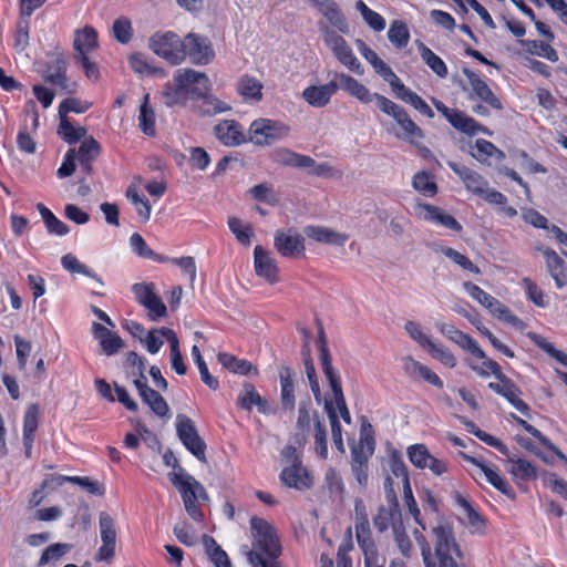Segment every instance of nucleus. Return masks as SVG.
Wrapping results in <instances>:
<instances>
[{"mask_svg":"<svg viewBox=\"0 0 567 567\" xmlns=\"http://www.w3.org/2000/svg\"><path fill=\"white\" fill-rule=\"evenodd\" d=\"M485 308L488 309V311L499 320L507 322L508 324L518 329L525 328V323L496 298L493 297L491 299V303H487Z\"/></svg>","mask_w":567,"mask_h":567,"instance_id":"41","label":"nucleus"},{"mask_svg":"<svg viewBox=\"0 0 567 567\" xmlns=\"http://www.w3.org/2000/svg\"><path fill=\"white\" fill-rule=\"evenodd\" d=\"M99 527L102 546L97 550L96 560L110 561L115 555L117 535L115 522L109 513L101 512L99 515Z\"/></svg>","mask_w":567,"mask_h":567,"instance_id":"9","label":"nucleus"},{"mask_svg":"<svg viewBox=\"0 0 567 567\" xmlns=\"http://www.w3.org/2000/svg\"><path fill=\"white\" fill-rule=\"evenodd\" d=\"M355 537L364 554L365 564L371 565L375 563L378 559V554L375 544L372 539L371 529L355 530Z\"/></svg>","mask_w":567,"mask_h":567,"instance_id":"45","label":"nucleus"},{"mask_svg":"<svg viewBox=\"0 0 567 567\" xmlns=\"http://www.w3.org/2000/svg\"><path fill=\"white\" fill-rule=\"evenodd\" d=\"M417 49L422 60L437 76L445 78L447 75V66L439 55L421 41H417Z\"/></svg>","mask_w":567,"mask_h":567,"instance_id":"42","label":"nucleus"},{"mask_svg":"<svg viewBox=\"0 0 567 567\" xmlns=\"http://www.w3.org/2000/svg\"><path fill=\"white\" fill-rule=\"evenodd\" d=\"M281 483L287 487L296 489H307L312 485V480L309 473L301 466V464H291L285 467L280 474Z\"/></svg>","mask_w":567,"mask_h":567,"instance_id":"22","label":"nucleus"},{"mask_svg":"<svg viewBox=\"0 0 567 567\" xmlns=\"http://www.w3.org/2000/svg\"><path fill=\"white\" fill-rule=\"evenodd\" d=\"M417 207L424 212L423 218L427 221L440 224L456 233L463 229L462 225L452 215L444 213L436 206L420 203Z\"/></svg>","mask_w":567,"mask_h":567,"instance_id":"26","label":"nucleus"},{"mask_svg":"<svg viewBox=\"0 0 567 567\" xmlns=\"http://www.w3.org/2000/svg\"><path fill=\"white\" fill-rule=\"evenodd\" d=\"M124 365L128 369V377L134 380H146L145 361L136 352L126 353Z\"/></svg>","mask_w":567,"mask_h":567,"instance_id":"52","label":"nucleus"},{"mask_svg":"<svg viewBox=\"0 0 567 567\" xmlns=\"http://www.w3.org/2000/svg\"><path fill=\"white\" fill-rule=\"evenodd\" d=\"M408 456L415 467L430 470L436 476L446 473L449 470V463L433 456L424 444L411 445L408 449Z\"/></svg>","mask_w":567,"mask_h":567,"instance_id":"10","label":"nucleus"},{"mask_svg":"<svg viewBox=\"0 0 567 567\" xmlns=\"http://www.w3.org/2000/svg\"><path fill=\"white\" fill-rule=\"evenodd\" d=\"M219 363L228 369L230 372L245 375L252 370V365L249 361L238 359L233 354L221 352L218 354Z\"/></svg>","mask_w":567,"mask_h":567,"instance_id":"48","label":"nucleus"},{"mask_svg":"<svg viewBox=\"0 0 567 567\" xmlns=\"http://www.w3.org/2000/svg\"><path fill=\"white\" fill-rule=\"evenodd\" d=\"M412 186L424 196L432 197L437 193V185L429 173L422 171L416 173L412 179Z\"/></svg>","mask_w":567,"mask_h":567,"instance_id":"53","label":"nucleus"},{"mask_svg":"<svg viewBox=\"0 0 567 567\" xmlns=\"http://www.w3.org/2000/svg\"><path fill=\"white\" fill-rule=\"evenodd\" d=\"M134 385L143 402H145L157 416L164 417L168 414L169 406L167 402L157 391L147 385V379L144 381L134 380Z\"/></svg>","mask_w":567,"mask_h":567,"instance_id":"16","label":"nucleus"},{"mask_svg":"<svg viewBox=\"0 0 567 567\" xmlns=\"http://www.w3.org/2000/svg\"><path fill=\"white\" fill-rule=\"evenodd\" d=\"M336 79L339 84V89L344 90L347 93L357 97L362 103H370L372 101H375L377 105L379 106V99L384 97L379 93L370 92V90L367 86H364L362 83H360L354 78L348 74H337Z\"/></svg>","mask_w":567,"mask_h":567,"instance_id":"14","label":"nucleus"},{"mask_svg":"<svg viewBox=\"0 0 567 567\" xmlns=\"http://www.w3.org/2000/svg\"><path fill=\"white\" fill-rule=\"evenodd\" d=\"M426 350L434 359L439 360L442 364H444L451 369L454 368L457 363L456 358L450 351V349H447L446 347H444L441 343H435V342L431 341V343L427 346Z\"/></svg>","mask_w":567,"mask_h":567,"instance_id":"58","label":"nucleus"},{"mask_svg":"<svg viewBox=\"0 0 567 567\" xmlns=\"http://www.w3.org/2000/svg\"><path fill=\"white\" fill-rule=\"evenodd\" d=\"M71 549V545L56 543L50 545L42 553L40 560L38 563V567H42L50 563L58 561L63 555H65Z\"/></svg>","mask_w":567,"mask_h":567,"instance_id":"61","label":"nucleus"},{"mask_svg":"<svg viewBox=\"0 0 567 567\" xmlns=\"http://www.w3.org/2000/svg\"><path fill=\"white\" fill-rule=\"evenodd\" d=\"M436 110L442 113L450 124L456 130L468 135H475L478 132L491 135L488 128L480 125L473 117L467 116L463 112L454 109H449L441 101H434Z\"/></svg>","mask_w":567,"mask_h":567,"instance_id":"11","label":"nucleus"},{"mask_svg":"<svg viewBox=\"0 0 567 567\" xmlns=\"http://www.w3.org/2000/svg\"><path fill=\"white\" fill-rule=\"evenodd\" d=\"M150 95L144 96L143 103L140 107V126L146 135H154L155 128V114L154 111L148 106Z\"/></svg>","mask_w":567,"mask_h":567,"instance_id":"56","label":"nucleus"},{"mask_svg":"<svg viewBox=\"0 0 567 567\" xmlns=\"http://www.w3.org/2000/svg\"><path fill=\"white\" fill-rule=\"evenodd\" d=\"M194 99L200 100V102L195 105V111L199 116H214L230 110L227 103L209 94V92L200 96H194Z\"/></svg>","mask_w":567,"mask_h":567,"instance_id":"36","label":"nucleus"},{"mask_svg":"<svg viewBox=\"0 0 567 567\" xmlns=\"http://www.w3.org/2000/svg\"><path fill=\"white\" fill-rule=\"evenodd\" d=\"M527 45V51L532 54L543 56L551 62L558 61V53L557 51L549 45L548 43H545L543 41H527L525 42Z\"/></svg>","mask_w":567,"mask_h":567,"instance_id":"63","label":"nucleus"},{"mask_svg":"<svg viewBox=\"0 0 567 567\" xmlns=\"http://www.w3.org/2000/svg\"><path fill=\"white\" fill-rule=\"evenodd\" d=\"M388 501L389 505L379 506L377 514L373 516V525L380 533H383L389 528L394 514L399 509L395 494L388 495Z\"/></svg>","mask_w":567,"mask_h":567,"instance_id":"38","label":"nucleus"},{"mask_svg":"<svg viewBox=\"0 0 567 567\" xmlns=\"http://www.w3.org/2000/svg\"><path fill=\"white\" fill-rule=\"evenodd\" d=\"M324 410H326L329 421H330L333 443L340 452H344L343 441H342V429H341L339 417L337 414V410H336L333 403L331 401H326Z\"/></svg>","mask_w":567,"mask_h":567,"instance_id":"50","label":"nucleus"},{"mask_svg":"<svg viewBox=\"0 0 567 567\" xmlns=\"http://www.w3.org/2000/svg\"><path fill=\"white\" fill-rule=\"evenodd\" d=\"M305 233L308 237L312 238L318 243L334 246H343L349 238L348 235L346 234H341L320 226H308L305 228Z\"/></svg>","mask_w":567,"mask_h":567,"instance_id":"34","label":"nucleus"},{"mask_svg":"<svg viewBox=\"0 0 567 567\" xmlns=\"http://www.w3.org/2000/svg\"><path fill=\"white\" fill-rule=\"evenodd\" d=\"M92 334L99 341L102 352L105 355H114L125 346L120 336L101 323L93 322Z\"/></svg>","mask_w":567,"mask_h":567,"instance_id":"17","label":"nucleus"},{"mask_svg":"<svg viewBox=\"0 0 567 567\" xmlns=\"http://www.w3.org/2000/svg\"><path fill=\"white\" fill-rule=\"evenodd\" d=\"M262 83L256 78L245 74L237 82V92L245 99L259 102L262 99Z\"/></svg>","mask_w":567,"mask_h":567,"instance_id":"39","label":"nucleus"},{"mask_svg":"<svg viewBox=\"0 0 567 567\" xmlns=\"http://www.w3.org/2000/svg\"><path fill=\"white\" fill-rule=\"evenodd\" d=\"M292 375L293 372L289 367L280 368V401L282 408L289 411H293L296 404Z\"/></svg>","mask_w":567,"mask_h":567,"instance_id":"35","label":"nucleus"},{"mask_svg":"<svg viewBox=\"0 0 567 567\" xmlns=\"http://www.w3.org/2000/svg\"><path fill=\"white\" fill-rule=\"evenodd\" d=\"M37 208L45 224V227L50 234L56 236H64L69 233V227L63 221L58 219L53 213L47 208L43 204L39 203Z\"/></svg>","mask_w":567,"mask_h":567,"instance_id":"44","label":"nucleus"},{"mask_svg":"<svg viewBox=\"0 0 567 567\" xmlns=\"http://www.w3.org/2000/svg\"><path fill=\"white\" fill-rule=\"evenodd\" d=\"M212 85L204 72L193 69L177 70L174 83H167L163 91L164 104L168 107L185 106L188 99L210 92Z\"/></svg>","mask_w":567,"mask_h":567,"instance_id":"3","label":"nucleus"},{"mask_svg":"<svg viewBox=\"0 0 567 567\" xmlns=\"http://www.w3.org/2000/svg\"><path fill=\"white\" fill-rule=\"evenodd\" d=\"M543 255L546 260V267L550 277L555 280L557 288L567 286V272L564 259L553 249H544Z\"/></svg>","mask_w":567,"mask_h":567,"instance_id":"30","label":"nucleus"},{"mask_svg":"<svg viewBox=\"0 0 567 567\" xmlns=\"http://www.w3.org/2000/svg\"><path fill=\"white\" fill-rule=\"evenodd\" d=\"M148 47L155 54L173 65L181 64L185 60L183 41L174 32L167 31L153 34Z\"/></svg>","mask_w":567,"mask_h":567,"instance_id":"6","label":"nucleus"},{"mask_svg":"<svg viewBox=\"0 0 567 567\" xmlns=\"http://www.w3.org/2000/svg\"><path fill=\"white\" fill-rule=\"evenodd\" d=\"M324 42L332 50L340 63L359 75L363 74V68L353 54L351 48L348 45L347 41L341 35L327 29L324 33Z\"/></svg>","mask_w":567,"mask_h":567,"instance_id":"8","label":"nucleus"},{"mask_svg":"<svg viewBox=\"0 0 567 567\" xmlns=\"http://www.w3.org/2000/svg\"><path fill=\"white\" fill-rule=\"evenodd\" d=\"M40 408L37 403H32L27 408L23 417V445L25 450V456L30 457L32 452V444L34 433L39 424Z\"/></svg>","mask_w":567,"mask_h":567,"instance_id":"24","label":"nucleus"},{"mask_svg":"<svg viewBox=\"0 0 567 567\" xmlns=\"http://www.w3.org/2000/svg\"><path fill=\"white\" fill-rule=\"evenodd\" d=\"M68 61L60 54L51 63L44 74V80L51 84L58 85L68 93L74 92L75 84H70L66 76Z\"/></svg>","mask_w":567,"mask_h":567,"instance_id":"20","label":"nucleus"},{"mask_svg":"<svg viewBox=\"0 0 567 567\" xmlns=\"http://www.w3.org/2000/svg\"><path fill=\"white\" fill-rule=\"evenodd\" d=\"M216 137L227 146H235L246 141L243 127L234 120H225L214 128Z\"/></svg>","mask_w":567,"mask_h":567,"instance_id":"21","label":"nucleus"},{"mask_svg":"<svg viewBox=\"0 0 567 567\" xmlns=\"http://www.w3.org/2000/svg\"><path fill=\"white\" fill-rule=\"evenodd\" d=\"M185 58L188 56L192 63L204 65L214 58V50L210 42L196 33H188L183 40Z\"/></svg>","mask_w":567,"mask_h":567,"instance_id":"12","label":"nucleus"},{"mask_svg":"<svg viewBox=\"0 0 567 567\" xmlns=\"http://www.w3.org/2000/svg\"><path fill=\"white\" fill-rule=\"evenodd\" d=\"M203 544L205 551L208 555L215 567H231L230 559L225 550L216 543V540L208 536H203Z\"/></svg>","mask_w":567,"mask_h":567,"instance_id":"40","label":"nucleus"},{"mask_svg":"<svg viewBox=\"0 0 567 567\" xmlns=\"http://www.w3.org/2000/svg\"><path fill=\"white\" fill-rule=\"evenodd\" d=\"M455 504L462 509L461 520L472 534H483L485 529V519L473 508L471 503L461 494H455Z\"/></svg>","mask_w":567,"mask_h":567,"instance_id":"19","label":"nucleus"},{"mask_svg":"<svg viewBox=\"0 0 567 567\" xmlns=\"http://www.w3.org/2000/svg\"><path fill=\"white\" fill-rule=\"evenodd\" d=\"M113 35L118 42L127 43L133 35L131 20L125 17L116 19L113 23Z\"/></svg>","mask_w":567,"mask_h":567,"instance_id":"64","label":"nucleus"},{"mask_svg":"<svg viewBox=\"0 0 567 567\" xmlns=\"http://www.w3.org/2000/svg\"><path fill=\"white\" fill-rule=\"evenodd\" d=\"M252 547L246 553L251 567H280L281 545L276 528L260 517L250 519Z\"/></svg>","mask_w":567,"mask_h":567,"instance_id":"2","label":"nucleus"},{"mask_svg":"<svg viewBox=\"0 0 567 567\" xmlns=\"http://www.w3.org/2000/svg\"><path fill=\"white\" fill-rule=\"evenodd\" d=\"M464 74L468 80L476 95L496 110H502L503 105L499 99L492 92L489 86L473 71L464 70Z\"/></svg>","mask_w":567,"mask_h":567,"instance_id":"28","label":"nucleus"},{"mask_svg":"<svg viewBox=\"0 0 567 567\" xmlns=\"http://www.w3.org/2000/svg\"><path fill=\"white\" fill-rule=\"evenodd\" d=\"M58 134L69 144H74L86 136V130L73 126L68 117H60Z\"/></svg>","mask_w":567,"mask_h":567,"instance_id":"49","label":"nucleus"},{"mask_svg":"<svg viewBox=\"0 0 567 567\" xmlns=\"http://www.w3.org/2000/svg\"><path fill=\"white\" fill-rule=\"evenodd\" d=\"M254 264L256 274L269 282L277 281V265L275 259L261 246H256L254 250Z\"/></svg>","mask_w":567,"mask_h":567,"instance_id":"23","label":"nucleus"},{"mask_svg":"<svg viewBox=\"0 0 567 567\" xmlns=\"http://www.w3.org/2000/svg\"><path fill=\"white\" fill-rule=\"evenodd\" d=\"M99 153V143L93 137L84 138L76 152V158L79 159L81 168L86 174H91L92 162L97 157Z\"/></svg>","mask_w":567,"mask_h":567,"instance_id":"37","label":"nucleus"},{"mask_svg":"<svg viewBox=\"0 0 567 567\" xmlns=\"http://www.w3.org/2000/svg\"><path fill=\"white\" fill-rule=\"evenodd\" d=\"M296 168H302L308 171L309 174L315 176H332L333 168L328 163H317L312 157L303 154H299Z\"/></svg>","mask_w":567,"mask_h":567,"instance_id":"43","label":"nucleus"},{"mask_svg":"<svg viewBox=\"0 0 567 567\" xmlns=\"http://www.w3.org/2000/svg\"><path fill=\"white\" fill-rule=\"evenodd\" d=\"M96 47L97 32L94 28L85 25L83 29L75 30L73 40L74 56L87 55Z\"/></svg>","mask_w":567,"mask_h":567,"instance_id":"31","label":"nucleus"},{"mask_svg":"<svg viewBox=\"0 0 567 567\" xmlns=\"http://www.w3.org/2000/svg\"><path fill=\"white\" fill-rule=\"evenodd\" d=\"M238 405L247 411H250L254 406H257L260 413H268V402L260 396L256 391L255 386L250 383L244 384L243 390L237 398Z\"/></svg>","mask_w":567,"mask_h":567,"instance_id":"33","label":"nucleus"},{"mask_svg":"<svg viewBox=\"0 0 567 567\" xmlns=\"http://www.w3.org/2000/svg\"><path fill=\"white\" fill-rule=\"evenodd\" d=\"M319 360H320L322 372L326 375L327 380L329 381V384H330V388H331L333 394L341 392L342 386L340 383V379H339L338 374L334 372V369L332 367L330 353L319 354Z\"/></svg>","mask_w":567,"mask_h":567,"instance_id":"57","label":"nucleus"},{"mask_svg":"<svg viewBox=\"0 0 567 567\" xmlns=\"http://www.w3.org/2000/svg\"><path fill=\"white\" fill-rule=\"evenodd\" d=\"M511 473L520 480L528 481L536 477V470L530 462L523 458H509Z\"/></svg>","mask_w":567,"mask_h":567,"instance_id":"60","label":"nucleus"},{"mask_svg":"<svg viewBox=\"0 0 567 567\" xmlns=\"http://www.w3.org/2000/svg\"><path fill=\"white\" fill-rule=\"evenodd\" d=\"M172 484L178 488L183 503H187L193 501H197V488L198 481H196L192 475L184 473L181 470V473H169L168 474Z\"/></svg>","mask_w":567,"mask_h":567,"instance_id":"32","label":"nucleus"},{"mask_svg":"<svg viewBox=\"0 0 567 567\" xmlns=\"http://www.w3.org/2000/svg\"><path fill=\"white\" fill-rule=\"evenodd\" d=\"M379 109L395 121L398 128H393L391 132L396 138L414 144L424 137L422 128L414 123L401 105L388 97H380Z\"/></svg>","mask_w":567,"mask_h":567,"instance_id":"4","label":"nucleus"},{"mask_svg":"<svg viewBox=\"0 0 567 567\" xmlns=\"http://www.w3.org/2000/svg\"><path fill=\"white\" fill-rule=\"evenodd\" d=\"M374 71L390 84L392 91L395 96L403 90L405 86L402 81L398 78V75L392 71V69L383 61L380 60L374 66Z\"/></svg>","mask_w":567,"mask_h":567,"instance_id":"54","label":"nucleus"},{"mask_svg":"<svg viewBox=\"0 0 567 567\" xmlns=\"http://www.w3.org/2000/svg\"><path fill=\"white\" fill-rule=\"evenodd\" d=\"M339 90L337 80L321 85H309L302 91V99L312 107L321 109L330 103Z\"/></svg>","mask_w":567,"mask_h":567,"instance_id":"13","label":"nucleus"},{"mask_svg":"<svg viewBox=\"0 0 567 567\" xmlns=\"http://www.w3.org/2000/svg\"><path fill=\"white\" fill-rule=\"evenodd\" d=\"M432 535L439 565L431 559V546L423 533L417 528L413 530V536L421 548L425 567H464L462 564L463 553L456 543L452 525L446 522H440L432 528Z\"/></svg>","mask_w":567,"mask_h":567,"instance_id":"1","label":"nucleus"},{"mask_svg":"<svg viewBox=\"0 0 567 567\" xmlns=\"http://www.w3.org/2000/svg\"><path fill=\"white\" fill-rule=\"evenodd\" d=\"M398 99L412 105L415 110H417L421 114L425 115L429 118L434 117V112L427 105V103L419 96L416 93L411 91L409 87L404 86L403 90L396 95Z\"/></svg>","mask_w":567,"mask_h":567,"instance_id":"47","label":"nucleus"},{"mask_svg":"<svg viewBox=\"0 0 567 567\" xmlns=\"http://www.w3.org/2000/svg\"><path fill=\"white\" fill-rule=\"evenodd\" d=\"M176 432L184 446L200 462L206 463V443L198 435L194 421L185 414L176 417Z\"/></svg>","mask_w":567,"mask_h":567,"instance_id":"7","label":"nucleus"},{"mask_svg":"<svg viewBox=\"0 0 567 567\" xmlns=\"http://www.w3.org/2000/svg\"><path fill=\"white\" fill-rule=\"evenodd\" d=\"M460 455L466 462L475 465L481 470V472L485 475L488 483H491L496 489L505 495H509L512 489L509 488L507 482L491 466L486 465L483 461L477 457L467 455L465 453H460Z\"/></svg>","mask_w":567,"mask_h":567,"instance_id":"29","label":"nucleus"},{"mask_svg":"<svg viewBox=\"0 0 567 567\" xmlns=\"http://www.w3.org/2000/svg\"><path fill=\"white\" fill-rule=\"evenodd\" d=\"M275 247L284 257H296L303 249V238L300 235H287L277 230L275 235Z\"/></svg>","mask_w":567,"mask_h":567,"instance_id":"25","label":"nucleus"},{"mask_svg":"<svg viewBox=\"0 0 567 567\" xmlns=\"http://www.w3.org/2000/svg\"><path fill=\"white\" fill-rule=\"evenodd\" d=\"M388 38L399 49L406 47L410 40L408 25L401 20L393 21L388 31Z\"/></svg>","mask_w":567,"mask_h":567,"instance_id":"51","label":"nucleus"},{"mask_svg":"<svg viewBox=\"0 0 567 567\" xmlns=\"http://www.w3.org/2000/svg\"><path fill=\"white\" fill-rule=\"evenodd\" d=\"M130 245H131L132 249L134 250V252L142 258L152 259V260L158 261V262H165L168 260V257L161 256V255L156 254L153 249H151L146 245L144 238L137 233H134L130 237Z\"/></svg>","mask_w":567,"mask_h":567,"instance_id":"46","label":"nucleus"},{"mask_svg":"<svg viewBox=\"0 0 567 567\" xmlns=\"http://www.w3.org/2000/svg\"><path fill=\"white\" fill-rule=\"evenodd\" d=\"M248 133L249 141L255 145L266 146L286 138L290 133V127L280 121L258 118L250 124Z\"/></svg>","mask_w":567,"mask_h":567,"instance_id":"5","label":"nucleus"},{"mask_svg":"<svg viewBox=\"0 0 567 567\" xmlns=\"http://www.w3.org/2000/svg\"><path fill=\"white\" fill-rule=\"evenodd\" d=\"M475 148L476 153H473V156L480 162H485L493 155H497L498 159H503L505 157L503 151L498 150L493 143L483 138L476 141Z\"/></svg>","mask_w":567,"mask_h":567,"instance_id":"62","label":"nucleus"},{"mask_svg":"<svg viewBox=\"0 0 567 567\" xmlns=\"http://www.w3.org/2000/svg\"><path fill=\"white\" fill-rule=\"evenodd\" d=\"M449 167L460 176L465 187L480 196H483L487 188V181L481 176L477 172L466 167L461 166L454 162L447 163Z\"/></svg>","mask_w":567,"mask_h":567,"instance_id":"18","label":"nucleus"},{"mask_svg":"<svg viewBox=\"0 0 567 567\" xmlns=\"http://www.w3.org/2000/svg\"><path fill=\"white\" fill-rule=\"evenodd\" d=\"M373 453V447L365 446L361 441L351 449V470L361 486L368 483V460Z\"/></svg>","mask_w":567,"mask_h":567,"instance_id":"15","label":"nucleus"},{"mask_svg":"<svg viewBox=\"0 0 567 567\" xmlns=\"http://www.w3.org/2000/svg\"><path fill=\"white\" fill-rule=\"evenodd\" d=\"M519 394V388L509 379L501 395L504 396L522 414L528 416L529 406L518 398Z\"/></svg>","mask_w":567,"mask_h":567,"instance_id":"55","label":"nucleus"},{"mask_svg":"<svg viewBox=\"0 0 567 567\" xmlns=\"http://www.w3.org/2000/svg\"><path fill=\"white\" fill-rule=\"evenodd\" d=\"M339 31L348 33V23L334 0H309Z\"/></svg>","mask_w":567,"mask_h":567,"instance_id":"27","label":"nucleus"},{"mask_svg":"<svg viewBox=\"0 0 567 567\" xmlns=\"http://www.w3.org/2000/svg\"><path fill=\"white\" fill-rule=\"evenodd\" d=\"M192 354L195 359V362L198 367V370H199V374H200V379L202 381L212 390H217L218 389V381L216 378H214L213 375H210L209 371H208V368H207V364L206 362L204 361L202 354H200V351L198 349L197 346H193L192 348Z\"/></svg>","mask_w":567,"mask_h":567,"instance_id":"59","label":"nucleus"}]
</instances>
